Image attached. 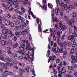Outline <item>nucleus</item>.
Masks as SVG:
<instances>
[{
	"label": "nucleus",
	"mask_w": 77,
	"mask_h": 77,
	"mask_svg": "<svg viewBox=\"0 0 77 77\" xmlns=\"http://www.w3.org/2000/svg\"><path fill=\"white\" fill-rule=\"evenodd\" d=\"M0 60H3V61H6V62H11L12 60V59L10 57H8L7 58H5H5L3 57L0 56Z\"/></svg>",
	"instance_id": "1"
},
{
	"label": "nucleus",
	"mask_w": 77,
	"mask_h": 77,
	"mask_svg": "<svg viewBox=\"0 0 77 77\" xmlns=\"http://www.w3.org/2000/svg\"><path fill=\"white\" fill-rule=\"evenodd\" d=\"M62 25V23H61L60 21L59 20L58 22L57 23V24H55V26L57 30H58L59 29V27H60Z\"/></svg>",
	"instance_id": "2"
},
{
	"label": "nucleus",
	"mask_w": 77,
	"mask_h": 77,
	"mask_svg": "<svg viewBox=\"0 0 77 77\" xmlns=\"http://www.w3.org/2000/svg\"><path fill=\"white\" fill-rule=\"evenodd\" d=\"M56 57L55 56L53 55L52 56H51L49 57V59H48V63H49L50 60L52 61H54L56 59Z\"/></svg>",
	"instance_id": "3"
},
{
	"label": "nucleus",
	"mask_w": 77,
	"mask_h": 77,
	"mask_svg": "<svg viewBox=\"0 0 77 77\" xmlns=\"http://www.w3.org/2000/svg\"><path fill=\"white\" fill-rule=\"evenodd\" d=\"M29 11H28V12L29 13V14L30 15L31 14V15H32V17L33 18H36V16L34 15V14H33V12L31 11V8H30V7H29Z\"/></svg>",
	"instance_id": "4"
},
{
	"label": "nucleus",
	"mask_w": 77,
	"mask_h": 77,
	"mask_svg": "<svg viewBox=\"0 0 77 77\" xmlns=\"http://www.w3.org/2000/svg\"><path fill=\"white\" fill-rule=\"evenodd\" d=\"M2 33L3 34H6L8 33L9 34V32H10V30L8 29H3L2 30Z\"/></svg>",
	"instance_id": "5"
},
{
	"label": "nucleus",
	"mask_w": 77,
	"mask_h": 77,
	"mask_svg": "<svg viewBox=\"0 0 77 77\" xmlns=\"http://www.w3.org/2000/svg\"><path fill=\"white\" fill-rule=\"evenodd\" d=\"M11 23V21L9 19H7L5 20V24L6 26H9Z\"/></svg>",
	"instance_id": "6"
},
{
	"label": "nucleus",
	"mask_w": 77,
	"mask_h": 77,
	"mask_svg": "<svg viewBox=\"0 0 77 77\" xmlns=\"http://www.w3.org/2000/svg\"><path fill=\"white\" fill-rule=\"evenodd\" d=\"M32 49L33 48L31 49V47L30 46V43H29L27 44L25 48V49L26 50H30V51L32 50Z\"/></svg>",
	"instance_id": "7"
},
{
	"label": "nucleus",
	"mask_w": 77,
	"mask_h": 77,
	"mask_svg": "<svg viewBox=\"0 0 77 77\" xmlns=\"http://www.w3.org/2000/svg\"><path fill=\"white\" fill-rule=\"evenodd\" d=\"M0 65L2 66L6 70H8V69H9V67H8V66L6 65V64H5L4 63H0Z\"/></svg>",
	"instance_id": "8"
},
{
	"label": "nucleus",
	"mask_w": 77,
	"mask_h": 77,
	"mask_svg": "<svg viewBox=\"0 0 77 77\" xmlns=\"http://www.w3.org/2000/svg\"><path fill=\"white\" fill-rule=\"evenodd\" d=\"M68 40H71V41L72 42H75V38H74V37H73L72 36V35H71V36H69L68 38Z\"/></svg>",
	"instance_id": "9"
},
{
	"label": "nucleus",
	"mask_w": 77,
	"mask_h": 77,
	"mask_svg": "<svg viewBox=\"0 0 77 77\" xmlns=\"http://www.w3.org/2000/svg\"><path fill=\"white\" fill-rule=\"evenodd\" d=\"M65 29H66V26L65 25H62L60 27V30L64 31V30H65Z\"/></svg>",
	"instance_id": "10"
},
{
	"label": "nucleus",
	"mask_w": 77,
	"mask_h": 77,
	"mask_svg": "<svg viewBox=\"0 0 77 77\" xmlns=\"http://www.w3.org/2000/svg\"><path fill=\"white\" fill-rule=\"evenodd\" d=\"M35 52V49L34 48L32 49V57L30 58V59L31 60H33V57H34V53Z\"/></svg>",
	"instance_id": "11"
},
{
	"label": "nucleus",
	"mask_w": 77,
	"mask_h": 77,
	"mask_svg": "<svg viewBox=\"0 0 77 77\" xmlns=\"http://www.w3.org/2000/svg\"><path fill=\"white\" fill-rule=\"evenodd\" d=\"M8 9L9 11H14L15 9L13 8L12 5H10L8 7Z\"/></svg>",
	"instance_id": "12"
},
{
	"label": "nucleus",
	"mask_w": 77,
	"mask_h": 77,
	"mask_svg": "<svg viewBox=\"0 0 77 77\" xmlns=\"http://www.w3.org/2000/svg\"><path fill=\"white\" fill-rule=\"evenodd\" d=\"M57 53H63V49L62 48H60V49L58 48L57 49Z\"/></svg>",
	"instance_id": "13"
},
{
	"label": "nucleus",
	"mask_w": 77,
	"mask_h": 77,
	"mask_svg": "<svg viewBox=\"0 0 77 77\" xmlns=\"http://www.w3.org/2000/svg\"><path fill=\"white\" fill-rule=\"evenodd\" d=\"M1 43L3 45H6L7 44V42L4 40H2L1 41Z\"/></svg>",
	"instance_id": "14"
},
{
	"label": "nucleus",
	"mask_w": 77,
	"mask_h": 77,
	"mask_svg": "<svg viewBox=\"0 0 77 77\" xmlns=\"http://www.w3.org/2000/svg\"><path fill=\"white\" fill-rule=\"evenodd\" d=\"M68 8L69 9H75V6H73L72 5H69L68 6Z\"/></svg>",
	"instance_id": "15"
},
{
	"label": "nucleus",
	"mask_w": 77,
	"mask_h": 77,
	"mask_svg": "<svg viewBox=\"0 0 77 77\" xmlns=\"http://www.w3.org/2000/svg\"><path fill=\"white\" fill-rule=\"evenodd\" d=\"M59 11H60V8H58V9L57 8L55 9V12L56 15H58Z\"/></svg>",
	"instance_id": "16"
},
{
	"label": "nucleus",
	"mask_w": 77,
	"mask_h": 77,
	"mask_svg": "<svg viewBox=\"0 0 77 77\" xmlns=\"http://www.w3.org/2000/svg\"><path fill=\"white\" fill-rule=\"evenodd\" d=\"M15 34L17 36L19 37V36L21 35V32H16Z\"/></svg>",
	"instance_id": "17"
},
{
	"label": "nucleus",
	"mask_w": 77,
	"mask_h": 77,
	"mask_svg": "<svg viewBox=\"0 0 77 77\" xmlns=\"http://www.w3.org/2000/svg\"><path fill=\"white\" fill-rule=\"evenodd\" d=\"M42 8L45 11H46L47 10V4L44 5L42 6Z\"/></svg>",
	"instance_id": "18"
},
{
	"label": "nucleus",
	"mask_w": 77,
	"mask_h": 77,
	"mask_svg": "<svg viewBox=\"0 0 77 77\" xmlns=\"http://www.w3.org/2000/svg\"><path fill=\"white\" fill-rule=\"evenodd\" d=\"M1 36L3 39H6V38L7 37L6 35H5L2 33L1 34Z\"/></svg>",
	"instance_id": "19"
},
{
	"label": "nucleus",
	"mask_w": 77,
	"mask_h": 77,
	"mask_svg": "<svg viewBox=\"0 0 77 77\" xmlns=\"http://www.w3.org/2000/svg\"><path fill=\"white\" fill-rule=\"evenodd\" d=\"M5 64L6 65H8V66H14V64L9 62L5 63Z\"/></svg>",
	"instance_id": "20"
},
{
	"label": "nucleus",
	"mask_w": 77,
	"mask_h": 77,
	"mask_svg": "<svg viewBox=\"0 0 77 77\" xmlns=\"http://www.w3.org/2000/svg\"><path fill=\"white\" fill-rule=\"evenodd\" d=\"M8 34H10V36L11 38H12V37H13L14 36V33L11 30L10 31V32H9Z\"/></svg>",
	"instance_id": "21"
},
{
	"label": "nucleus",
	"mask_w": 77,
	"mask_h": 77,
	"mask_svg": "<svg viewBox=\"0 0 77 77\" xmlns=\"http://www.w3.org/2000/svg\"><path fill=\"white\" fill-rule=\"evenodd\" d=\"M22 3L24 5H26V4H27L28 3V1L27 0H24V1L22 2Z\"/></svg>",
	"instance_id": "22"
},
{
	"label": "nucleus",
	"mask_w": 77,
	"mask_h": 77,
	"mask_svg": "<svg viewBox=\"0 0 77 77\" xmlns=\"http://www.w3.org/2000/svg\"><path fill=\"white\" fill-rule=\"evenodd\" d=\"M77 16V14L75 12H73L72 14V18H75V17Z\"/></svg>",
	"instance_id": "23"
},
{
	"label": "nucleus",
	"mask_w": 77,
	"mask_h": 77,
	"mask_svg": "<svg viewBox=\"0 0 77 77\" xmlns=\"http://www.w3.org/2000/svg\"><path fill=\"white\" fill-rule=\"evenodd\" d=\"M69 69L70 70H72V71H74V67L73 66H69L68 67Z\"/></svg>",
	"instance_id": "24"
},
{
	"label": "nucleus",
	"mask_w": 77,
	"mask_h": 77,
	"mask_svg": "<svg viewBox=\"0 0 77 77\" xmlns=\"http://www.w3.org/2000/svg\"><path fill=\"white\" fill-rule=\"evenodd\" d=\"M19 72H20V73L25 72V70H24V69L20 68L19 69Z\"/></svg>",
	"instance_id": "25"
},
{
	"label": "nucleus",
	"mask_w": 77,
	"mask_h": 77,
	"mask_svg": "<svg viewBox=\"0 0 77 77\" xmlns=\"http://www.w3.org/2000/svg\"><path fill=\"white\" fill-rule=\"evenodd\" d=\"M72 37H74L75 38H76V37H77V34L76 33H75V32H73V34L72 35Z\"/></svg>",
	"instance_id": "26"
},
{
	"label": "nucleus",
	"mask_w": 77,
	"mask_h": 77,
	"mask_svg": "<svg viewBox=\"0 0 77 77\" xmlns=\"http://www.w3.org/2000/svg\"><path fill=\"white\" fill-rule=\"evenodd\" d=\"M61 71H62L63 72V73H65V72H66V70L65 69V68L64 67H62L61 68Z\"/></svg>",
	"instance_id": "27"
},
{
	"label": "nucleus",
	"mask_w": 77,
	"mask_h": 77,
	"mask_svg": "<svg viewBox=\"0 0 77 77\" xmlns=\"http://www.w3.org/2000/svg\"><path fill=\"white\" fill-rule=\"evenodd\" d=\"M59 74L58 75V77H62V75H62V74L63 73V72L62 71H59Z\"/></svg>",
	"instance_id": "28"
},
{
	"label": "nucleus",
	"mask_w": 77,
	"mask_h": 77,
	"mask_svg": "<svg viewBox=\"0 0 77 77\" xmlns=\"http://www.w3.org/2000/svg\"><path fill=\"white\" fill-rule=\"evenodd\" d=\"M38 29L39 32H41L42 30L41 29V26L40 24H38Z\"/></svg>",
	"instance_id": "29"
},
{
	"label": "nucleus",
	"mask_w": 77,
	"mask_h": 77,
	"mask_svg": "<svg viewBox=\"0 0 77 77\" xmlns=\"http://www.w3.org/2000/svg\"><path fill=\"white\" fill-rule=\"evenodd\" d=\"M1 5L2 6H3V7H4L5 8H8V6H7V5H6L4 3H2L1 4Z\"/></svg>",
	"instance_id": "30"
},
{
	"label": "nucleus",
	"mask_w": 77,
	"mask_h": 77,
	"mask_svg": "<svg viewBox=\"0 0 77 77\" xmlns=\"http://www.w3.org/2000/svg\"><path fill=\"white\" fill-rule=\"evenodd\" d=\"M7 2L9 4H10L11 5L13 3V1H12L11 0H8Z\"/></svg>",
	"instance_id": "31"
},
{
	"label": "nucleus",
	"mask_w": 77,
	"mask_h": 77,
	"mask_svg": "<svg viewBox=\"0 0 77 77\" xmlns=\"http://www.w3.org/2000/svg\"><path fill=\"white\" fill-rule=\"evenodd\" d=\"M52 51L53 52H55L56 53H57V51L56 50V48H52Z\"/></svg>",
	"instance_id": "32"
},
{
	"label": "nucleus",
	"mask_w": 77,
	"mask_h": 77,
	"mask_svg": "<svg viewBox=\"0 0 77 77\" xmlns=\"http://www.w3.org/2000/svg\"><path fill=\"white\" fill-rule=\"evenodd\" d=\"M18 53H20V54H22V55L24 56V55H25V54L24 53V52H22V51H18Z\"/></svg>",
	"instance_id": "33"
},
{
	"label": "nucleus",
	"mask_w": 77,
	"mask_h": 77,
	"mask_svg": "<svg viewBox=\"0 0 77 77\" xmlns=\"http://www.w3.org/2000/svg\"><path fill=\"white\" fill-rule=\"evenodd\" d=\"M64 9H65L66 10L68 9V6L66 4H64Z\"/></svg>",
	"instance_id": "34"
},
{
	"label": "nucleus",
	"mask_w": 77,
	"mask_h": 77,
	"mask_svg": "<svg viewBox=\"0 0 77 77\" xmlns=\"http://www.w3.org/2000/svg\"><path fill=\"white\" fill-rule=\"evenodd\" d=\"M48 6L50 8H53V5L49 3H48Z\"/></svg>",
	"instance_id": "35"
},
{
	"label": "nucleus",
	"mask_w": 77,
	"mask_h": 77,
	"mask_svg": "<svg viewBox=\"0 0 77 77\" xmlns=\"http://www.w3.org/2000/svg\"><path fill=\"white\" fill-rule=\"evenodd\" d=\"M10 26H11V27H14L15 26V25H14V23L12 22H10Z\"/></svg>",
	"instance_id": "36"
},
{
	"label": "nucleus",
	"mask_w": 77,
	"mask_h": 77,
	"mask_svg": "<svg viewBox=\"0 0 77 77\" xmlns=\"http://www.w3.org/2000/svg\"><path fill=\"white\" fill-rule=\"evenodd\" d=\"M21 10H22V13H24V12H26V10L23 7H22L21 8Z\"/></svg>",
	"instance_id": "37"
},
{
	"label": "nucleus",
	"mask_w": 77,
	"mask_h": 77,
	"mask_svg": "<svg viewBox=\"0 0 77 77\" xmlns=\"http://www.w3.org/2000/svg\"><path fill=\"white\" fill-rule=\"evenodd\" d=\"M72 22H71V21H70L69 22V26H71V27H73V25H72Z\"/></svg>",
	"instance_id": "38"
},
{
	"label": "nucleus",
	"mask_w": 77,
	"mask_h": 77,
	"mask_svg": "<svg viewBox=\"0 0 77 77\" xmlns=\"http://www.w3.org/2000/svg\"><path fill=\"white\" fill-rule=\"evenodd\" d=\"M74 49L72 48L70 54H72L73 53H74Z\"/></svg>",
	"instance_id": "39"
},
{
	"label": "nucleus",
	"mask_w": 77,
	"mask_h": 77,
	"mask_svg": "<svg viewBox=\"0 0 77 77\" xmlns=\"http://www.w3.org/2000/svg\"><path fill=\"white\" fill-rule=\"evenodd\" d=\"M20 23V21L18 20H17L15 22V24H16L17 25H18V24H19Z\"/></svg>",
	"instance_id": "40"
},
{
	"label": "nucleus",
	"mask_w": 77,
	"mask_h": 77,
	"mask_svg": "<svg viewBox=\"0 0 77 77\" xmlns=\"http://www.w3.org/2000/svg\"><path fill=\"white\" fill-rule=\"evenodd\" d=\"M57 35L58 38H60V31H58L57 32Z\"/></svg>",
	"instance_id": "41"
},
{
	"label": "nucleus",
	"mask_w": 77,
	"mask_h": 77,
	"mask_svg": "<svg viewBox=\"0 0 77 77\" xmlns=\"http://www.w3.org/2000/svg\"><path fill=\"white\" fill-rule=\"evenodd\" d=\"M32 72L33 75H34V76H36V75L35 73V70H34V69H32Z\"/></svg>",
	"instance_id": "42"
},
{
	"label": "nucleus",
	"mask_w": 77,
	"mask_h": 77,
	"mask_svg": "<svg viewBox=\"0 0 77 77\" xmlns=\"http://www.w3.org/2000/svg\"><path fill=\"white\" fill-rule=\"evenodd\" d=\"M19 49L21 51H24V48L22 47H19Z\"/></svg>",
	"instance_id": "43"
},
{
	"label": "nucleus",
	"mask_w": 77,
	"mask_h": 77,
	"mask_svg": "<svg viewBox=\"0 0 77 77\" xmlns=\"http://www.w3.org/2000/svg\"><path fill=\"white\" fill-rule=\"evenodd\" d=\"M18 45V44L17 43H16L15 44L13 45V47H14V48H17Z\"/></svg>",
	"instance_id": "44"
},
{
	"label": "nucleus",
	"mask_w": 77,
	"mask_h": 77,
	"mask_svg": "<svg viewBox=\"0 0 77 77\" xmlns=\"http://www.w3.org/2000/svg\"><path fill=\"white\" fill-rule=\"evenodd\" d=\"M67 45L69 47H71V46L72 45V43H71V42H68Z\"/></svg>",
	"instance_id": "45"
},
{
	"label": "nucleus",
	"mask_w": 77,
	"mask_h": 77,
	"mask_svg": "<svg viewBox=\"0 0 77 77\" xmlns=\"http://www.w3.org/2000/svg\"><path fill=\"white\" fill-rule=\"evenodd\" d=\"M71 58L72 60H75V59H76V57H75L74 56L72 55L71 57Z\"/></svg>",
	"instance_id": "46"
},
{
	"label": "nucleus",
	"mask_w": 77,
	"mask_h": 77,
	"mask_svg": "<svg viewBox=\"0 0 77 77\" xmlns=\"http://www.w3.org/2000/svg\"><path fill=\"white\" fill-rule=\"evenodd\" d=\"M12 56H14V57H17V54L14 53H12Z\"/></svg>",
	"instance_id": "47"
},
{
	"label": "nucleus",
	"mask_w": 77,
	"mask_h": 77,
	"mask_svg": "<svg viewBox=\"0 0 77 77\" xmlns=\"http://www.w3.org/2000/svg\"><path fill=\"white\" fill-rule=\"evenodd\" d=\"M63 45L65 47H66L67 46V42L66 41L64 42Z\"/></svg>",
	"instance_id": "48"
},
{
	"label": "nucleus",
	"mask_w": 77,
	"mask_h": 77,
	"mask_svg": "<svg viewBox=\"0 0 77 77\" xmlns=\"http://www.w3.org/2000/svg\"><path fill=\"white\" fill-rule=\"evenodd\" d=\"M21 2V0H16V2L17 4H20V3Z\"/></svg>",
	"instance_id": "49"
},
{
	"label": "nucleus",
	"mask_w": 77,
	"mask_h": 77,
	"mask_svg": "<svg viewBox=\"0 0 77 77\" xmlns=\"http://www.w3.org/2000/svg\"><path fill=\"white\" fill-rule=\"evenodd\" d=\"M19 29V26H16L14 27V29L15 30H17Z\"/></svg>",
	"instance_id": "50"
},
{
	"label": "nucleus",
	"mask_w": 77,
	"mask_h": 77,
	"mask_svg": "<svg viewBox=\"0 0 77 77\" xmlns=\"http://www.w3.org/2000/svg\"><path fill=\"white\" fill-rule=\"evenodd\" d=\"M7 17L8 18H10L11 17V15L9 13H8L7 14Z\"/></svg>",
	"instance_id": "51"
},
{
	"label": "nucleus",
	"mask_w": 77,
	"mask_h": 77,
	"mask_svg": "<svg viewBox=\"0 0 77 77\" xmlns=\"http://www.w3.org/2000/svg\"><path fill=\"white\" fill-rule=\"evenodd\" d=\"M15 8L16 9H19L20 8V6L18 5H17L15 6Z\"/></svg>",
	"instance_id": "52"
},
{
	"label": "nucleus",
	"mask_w": 77,
	"mask_h": 77,
	"mask_svg": "<svg viewBox=\"0 0 77 77\" xmlns=\"http://www.w3.org/2000/svg\"><path fill=\"white\" fill-rule=\"evenodd\" d=\"M8 42L9 44L11 45L12 44V40L9 39L8 41Z\"/></svg>",
	"instance_id": "53"
},
{
	"label": "nucleus",
	"mask_w": 77,
	"mask_h": 77,
	"mask_svg": "<svg viewBox=\"0 0 77 77\" xmlns=\"http://www.w3.org/2000/svg\"><path fill=\"white\" fill-rule=\"evenodd\" d=\"M1 27L2 29H5V26L3 24H1Z\"/></svg>",
	"instance_id": "54"
},
{
	"label": "nucleus",
	"mask_w": 77,
	"mask_h": 77,
	"mask_svg": "<svg viewBox=\"0 0 77 77\" xmlns=\"http://www.w3.org/2000/svg\"><path fill=\"white\" fill-rule=\"evenodd\" d=\"M29 41L32 40V35L30 34H29Z\"/></svg>",
	"instance_id": "55"
},
{
	"label": "nucleus",
	"mask_w": 77,
	"mask_h": 77,
	"mask_svg": "<svg viewBox=\"0 0 77 77\" xmlns=\"http://www.w3.org/2000/svg\"><path fill=\"white\" fill-rule=\"evenodd\" d=\"M24 26H23V24H22L20 25V29H23L24 28Z\"/></svg>",
	"instance_id": "56"
},
{
	"label": "nucleus",
	"mask_w": 77,
	"mask_h": 77,
	"mask_svg": "<svg viewBox=\"0 0 77 77\" xmlns=\"http://www.w3.org/2000/svg\"><path fill=\"white\" fill-rule=\"evenodd\" d=\"M4 72L5 74H10L9 72L7 71H4Z\"/></svg>",
	"instance_id": "57"
},
{
	"label": "nucleus",
	"mask_w": 77,
	"mask_h": 77,
	"mask_svg": "<svg viewBox=\"0 0 77 77\" xmlns=\"http://www.w3.org/2000/svg\"><path fill=\"white\" fill-rule=\"evenodd\" d=\"M26 47V45L24 44H23L21 45V47H22L23 48H24Z\"/></svg>",
	"instance_id": "58"
},
{
	"label": "nucleus",
	"mask_w": 77,
	"mask_h": 77,
	"mask_svg": "<svg viewBox=\"0 0 77 77\" xmlns=\"http://www.w3.org/2000/svg\"><path fill=\"white\" fill-rule=\"evenodd\" d=\"M77 45V44H76V43L75 42H73V47H75V46H76V45Z\"/></svg>",
	"instance_id": "59"
},
{
	"label": "nucleus",
	"mask_w": 77,
	"mask_h": 77,
	"mask_svg": "<svg viewBox=\"0 0 77 77\" xmlns=\"http://www.w3.org/2000/svg\"><path fill=\"white\" fill-rule=\"evenodd\" d=\"M17 2L15 1H13V3L12 4H13L14 5H15L17 4Z\"/></svg>",
	"instance_id": "60"
},
{
	"label": "nucleus",
	"mask_w": 77,
	"mask_h": 77,
	"mask_svg": "<svg viewBox=\"0 0 77 77\" xmlns=\"http://www.w3.org/2000/svg\"><path fill=\"white\" fill-rule=\"evenodd\" d=\"M56 62L57 63H59V62H60V60L59 59H57Z\"/></svg>",
	"instance_id": "61"
},
{
	"label": "nucleus",
	"mask_w": 77,
	"mask_h": 77,
	"mask_svg": "<svg viewBox=\"0 0 77 77\" xmlns=\"http://www.w3.org/2000/svg\"><path fill=\"white\" fill-rule=\"evenodd\" d=\"M24 32H25V33L26 34H27L28 33V32H29V31L27 29H25L24 30Z\"/></svg>",
	"instance_id": "62"
},
{
	"label": "nucleus",
	"mask_w": 77,
	"mask_h": 77,
	"mask_svg": "<svg viewBox=\"0 0 77 77\" xmlns=\"http://www.w3.org/2000/svg\"><path fill=\"white\" fill-rule=\"evenodd\" d=\"M59 45H60V46H61V47H63V43L62 42L59 43Z\"/></svg>",
	"instance_id": "63"
},
{
	"label": "nucleus",
	"mask_w": 77,
	"mask_h": 77,
	"mask_svg": "<svg viewBox=\"0 0 77 77\" xmlns=\"http://www.w3.org/2000/svg\"><path fill=\"white\" fill-rule=\"evenodd\" d=\"M18 59H23V56H20L18 57Z\"/></svg>",
	"instance_id": "64"
}]
</instances>
